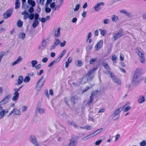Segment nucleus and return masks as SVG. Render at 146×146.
I'll return each mask as SVG.
<instances>
[{"label":"nucleus","instance_id":"nucleus-1","mask_svg":"<svg viewBox=\"0 0 146 146\" xmlns=\"http://www.w3.org/2000/svg\"><path fill=\"white\" fill-rule=\"evenodd\" d=\"M22 14L24 15L23 19H24L26 20L29 18L30 20H32L34 18L33 23L32 25L33 27L36 28L39 24V22L38 21V19L39 18V15L38 13H36L35 14L34 13L29 14L26 11H24L22 12Z\"/></svg>","mask_w":146,"mask_h":146},{"label":"nucleus","instance_id":"nucleus-2","mask_svg":"<svg viewBox=\"0 0 146 146\" xmlns=\"http://www.w3.org/2000/svg\"><path fill=\"white\" fill-rule=\"evenodd\" d=\"M141 74V70L140 69L137 68L134 74L132 82L134 86H137L140 81L143 79V77H140Z\"/></svg>","mask_w":146,"mask_h":146},{"label":"nucleus","instance_id":"nucleus-3","mask_svg":"<svg viewBox=\"0 0 146 146\" xmlns=\"http://www.w3.org/2000/svg\"><path fill=\"white\" fill-rule=\"evenodd\" d=\"M98 69L97 67L94 68L90 70L87 74L84 75L81 80L79 79V81L80 82L81 84H83L86 83L89 80H91L93 78L92 74Z\"/></svg>","mask_w":146,"mask_h":146},{"label":"nucleus","instance_id":"nucleus-4","mask_svg":"<svg viewBox=\"0 0 146 146\" xmlns=\"http://www.w3.org/2000/svg\"><path fill=\"white\" fill-rule=\"evenodd\" d=\"M125 106H122L116 109L113 113V119L115 120L117 119L119 117L120 112L124 108Z\"/></svg>","mask_w":146,"mask_h":146},{"label":"nucleus","instance_id":"nucleus-5","mask_svg":"<svg viewBox=\"0 0 146 146\" xmlns=\"http://www.w3.org/2000/svg\"><path fill=\"white\" fill-rule=\"evenodd\" d=\"M44 80H43V77H41L38 81L36 85V89L37 91L40 90L42 86L44 83Z\"/></svg>","mask_w":146,"mask_h":146},{"label":"nucleus","instance_id":"nucleus-6","mask_svg":"<svg viewBox=\"0 0 146 146\" xmlns=\"http://www.w3.org/2000/svg\"><path fill=\"white\" fill-rule=\"evenodd\" d=\"M123 31V29H120L119 32L114 33L113 35V38L112 39V41H115L119 38L123 36V35L122 33Z\"/></svg>","mask_w":146,"mask_h":146},{"label":"nucleus","instance_id":"nucleus-7","mask_svg":"<svg viewBox=\"0 0 146 146\" xmlns=\"http://www.w3.org/2000/svg\"><path fill=\"white\" fill-rule=\"evenodd\" d=\"M11 96L10 94L6 95L0 102V105H4L6 104L9 101Z\"/></svg>","mask_w":146,"mask_h":146},{"label":"nucleus","instance_id":"nucleus-8","mask_svg":"<svg viewBox=\"0 0 146 146\" xmlns=\"http://www.w3.org/2000/svg\"><path fill=\"white\" fill-rule=\"evenodd\" d=\"M13 9H12L8 10L3 15V18L7 19L10 17L13 12Z\"/></svg>","mask_w":146,"mask_h":146},{"label":"nucleus","instance_id":"nucleus-9","mask_svg":"<svg viewBox=\"0 0 146 146\" xmlns=\"http://www.w3.org/2000/svg\"><path fill=\"white\" fill-rule=\"evenodd\" d=\"M30 140L31 142L35 146H40V145L38 144L36 138L33 135L30 136Z\"/></svg>","mask_w":146,"mask_h":146},{"label":"nucleus","instance_id":"nucleus-10","mask_svg":"<svg viewBox=\"0 0 146 146\" xmlns=\"http://www.w3.org/2000/svg\"><path fill=\"white\" fill-rule=\"evenodd\" d=\"M104 3L103 2L98 3L94 6V8L96 11H98L100 10L102 8L100 6H104Z\"/></svg>","mask_w":146,"mask_h":146},{"label":"nucleus","instance_id":"nucleus-11","mask_svg":"<svg viewBox=\"0 0 146 146\" xmlns=\"http://www.w3.org/2000/svg\"><path fill=\"white\" fill-rule=\"evenodd\" d=\"M68 146H76L77 143V140L74 138H71L70 140Z\"/></svg>","mask_w":146,"mask_h":146},{"label":"nucleus","instance_id":"nucleus-12","mask_svg":"<svg viewBox=\"0 0 146 146\" xmlns=\"http://www.w3.org/2000/svg\"><path fill=\"white\" fill-rule=\"evenodd\" d=\"M103 41L102 40H100L99 41L95 46L96 50L97 51L100 49L102 46Z\"/></svg>","mask_w":146,"mask_h":146},{"label":"nucleus","instance_id":"nucleus-13","mask_svg":"<svg viewBox=\"0 0 146 146\" xmlns=\"http://www.w3.org/2000/svg\"><path fill=\"white\" fill-rule=\"evenodd\" d=\"M14 91L15 92L13 94V96L12 98V100L14 102H16L18 99L19 94L18 92L16 91Z\"/></svg>","mask_w":146,"mask_h":146},{"label":"nucleus","instance_id":"nucleus-14","mask_svg":"<svg viewBox=\"0 0 146 146\" xmlns=\"http://www.w3.org/2000/svg\"><path fill=\"white\" fill-rule=\"evenodd\" d=\"M136 50V53L139 57L145 56L141 48H137Z\"/></svg>","mask_w":146,"mask_h":146},{"label":"nucleus","instance_id":"nucleus-15","mask_svg":"<svg viewBox=\"0 0 146 146\" xmlns=\"http://www.w3.org/2000/svg\"><path fill=\"white\" fill-rule=\"evenodd\" d=\"M23 81V77L22 76H19L17 80V82L16 84L17 86L21 85Z\"/></svg>","mask_w":146,"mask_h":146},{"label":"nucleus","instance_id":"nucleus-16","mask_svg":"<svg viewBox=\"0 0 146 146\" xmlns=\"http://www.w3.org/2000/svg\"><path fill=\"white\" fill-rule=\"evenodd\" d=\"M61 28L59 27L57 29L55 30L54 31V35L55 37H58L60 35V30Z\"/></svg>","mask_w":146,"mask_h":146},{"label":"nucleus","instance_id":"nucleus-17","mask_svg":"<svg viewBox=\"0 0 146 146\" xmlns=\"http://www.w3.org/2000/svg\"><path fill=\"white\" fill-rule=\"evenodd\" d=\"M113 76L114 77V78L113 79H111L113 80L114 82L117 83L118 85H120L121 84V82L120 79L118 78H116L114 74L113 75Z\"/></svg>","mask_w":146,"mask_h":146},{"label":"nucleus","instance_id":"nucleus-18","mask_svg":"<svg viewBox=\"0 0 146 146\" xmlns=\"http://www.w3.org/2000/svg\"><path fill=\"white\" fill-rule=\"evenodd\" d=\"M120 12L121 13L127 16L128 17H130L131 15V14L127 12V11L126 10L122 9L121 10Z\"/></svg>","mask_w":146,"mask_h":146},{"label":"nucleus","instance_id":"nucleus-19","mask_svg":"<svg viewBox=\"0 0 146 146\" xmlns=\"http://www.w3.org/2000/svg\"><path fill=\"white\" fill-rule=\"evenodd\" d=\"M145 97L143 96H140L138 100V102L140 104H141L143 102L145 101Z\"/></svg>","mask_w":146,"mask_h":146},{"label":"nucleus","instance_id":"nucleus-20","mask_svg":"<svg viewBox=\"0 0 146 146\" xmlns=\"http://www.w3.org/2000/svg\"><path fill=\"white\" fill-rule=\"evenodd\" d=\"M22 59L21 56H19L18 57L17 59L14 62H13L12 64V66H14L15 65L18 64L20 61L22 60Z\"/></svg>","mask_w":146,"mask_h":146},{"label":"nucleus","instance_id":"nucleus-21","mask_svg":"<svg viewBox=\"0 0 146 146\" xmlns=\"http://www.w3.org/2000/svg\"><path fill=\"white\" fill-rule=\"evenodd\" d=\"M72 58L71 57H70L68 59V60L65 63V67L66 68H67L69 64L72 61Z\"/></svg>","mask_w":146,"mask_h":146},{"label":"nucleus","instance_id":"nucleus-22","mask_svg":"<svg viewBox=\"0 0 146 146\" xmlns=\"http://www.w3.org/2000/svg\"><path fill=\"white\" fill-rule=\"evenodd\" d=\"M99 30L100 32L101 35L103 36H105V35H106L107 33V31L106 30H103L102 29H100Z\"/></svg>","mask_w":146,"mask_h":146},{"label":"nucleus","instance_id":"nucleus-23","mask_svg":"<svg viewBox=\"0 0 146 146\" xmlns=\"http://www.w3.org/2000/svg\"><path fill=\"white\" fill-rule=\"evenodd\" d=\"M104 73L107 74H109L111 78L113 79L114 77H113V76L114 74H113L112 72L110 71H104Z\"/></svg>","mask_w":146,"mask_h":146},{"label":"nucleus","instance_id":"nucleus-24","mask_svg":"<svg viewBox=\"0 0 146 146\" xmlns=\"http://www.w3.org/2000/svg\"><path fill=\"white\" fill-rule=\"evenodd\" d=\"M78 97L76 96H73L71 99V100L72 102L74 104L76 102H77L78 101Z\"/></svg>","mask_w":146,"mask_h":146},{"label":"nucleus","instance_id":"nucleus-25","mask_svg":"<svg viewBox=\"0 0 146 146\" xmlns=\"http://www.w3.org/2000/svg\"><path fill=\"white\" fill-rule=\"evenodd\" d=\"M15 7L16 9H19L20 6V2L19 0H16L15 3Z\"/></svg>","mask_w":146,"mask_h":146},{"label":"nucleus","instance_id":"nucleus-26","mask_svg":"<svg viewBox=\"0 0 146 146\" xmlns=\"http://www.w3.org/2000/svg\"><path fill=\"white\" fill-rule=\"evenodd\" d=\"M13 109H15L14 111V115H20L21 113L19 110H17L15 108H14Z\"/></svg>","mask_w":146,"mask_h":146},{"label":"nucleus","instance_id":"nucleus-27","mask_svg":"<svg viewBox=\"0 0 146 146\" xmlns=\"http://www.w3.org/2000/svg\"><path fill=\"white\" fill-rule=\"evenodd\" d=\"M95 136V134H94V133L93 132V133L90 134V135H87V136H86L84 138H85L86 139H90L93 137H94Z\"/></svg>","mask_w":146,"mask_h":146},{"label":"nucleus","instance_id":"nucleus-28","mask_svg":"<svg viewBox=\"0 0 146 146\" xmlns=\"http://www.w3.org/2000/svg\"><path fill=\"white\" fill-rule=\"evenodd\" d=\"M23 24V22L20 20H18L17 23V25L19 27H22Z\"/></svg>","mask_w":146,"mask_h":146},{"label":"nucleus","instance_id":"nucleus-29","mask_svg":"<svg viewBox=\"0 0 146 146\" xmlns=\"http://www.w3.org/2000/svg\"><path fill=\"white\" fill-rule=\"evenodd\" d=\"M36 110L39 113L41 114L44 113V109L41 108H37Z\"/></svg>","mask_w":146,"mask_h":146},{"label":"nucleus","instance_id":"nucleus-30","mask_svg":"<svg viewBox=\"0 0 146 146\" xmlns=\"http://www.w3.org/2000/svg\"><path fill=\"white\" fill-rule=\"evenodd\" d=\"M118 19V17L115 15H113L111 17V20L113 22H115Z\"/></svg>","mask_w":146,"mask_h":146},{"label":"nucleus","instance_id":"nucleus-31","mask_svg":"<svg viewBox=\"0 0 146 146\" xmlns=\"http://www.w3.org/2000/svg\"><path fill=\"white\" fill-rule=\"evenodd\" d=\"M99 92V91L98 90H96V91L93 92L90 96V97L93 98V97L96 95H97Z\"/></svg>","mask_w":146,"mask_h":146},{"label":"nucleus","instance_id":"nucleus-32","mask_svg":"<svg viewBox=\"0 0 146 146\" xmlns=\"http://www.w3.org/2000/svg\"><path fill=\"white\" fill-rule=\"evenodd\" d=\"M60 42V40L58 38H56L54 40V44L57 46Z\"/></svg>","mask_w":146,"mask_h":146},{"label":"nucleus","instance_id":"nucleus-33","mask_svg":"<svg viewBox=\"0 0 146 146\" xmlns=\"http://www.w3.org/2000/svg\"><path fill=\"white\" fill-rule=\"evenodd\" d=\"M5 115V110H2L0 111V116L1 117H4Z\"/></svg>","mask_w":146,"mask_h":146},{"label":"nucleus","instance_id":"nucleus-34","mask_svg":"<svg viewBox=\"0 0 146 146\" xmlns=\"http://www.w3.org/2000/svg\"><path fill=\"white\" fill-rule=\"evenodd\" d=\"M76 63H77V64H76V65L79 66H81L83 64V63L82 62V60H76Z\"/></svg>","mask_w":146,"mask_h":146},{"label":"nucleus","instance_id":"nucleus-35","mask_svg":"<svg viewBox=\"0 0 146 146\" xmlns=\"http://www.w3.org/2000/svg\"><path fill=\"white\" fill-rule=\"evenodd\" d=\"M30 80V77L28 76H26L24 79V82L25 83L29 82Z\"/></svg>","mask_w":146,"mask_h":146},{"label":"nucleus","instance_id":"nucleus-36","mask_svg":"<svg viewBox=\"0 0 146 146\" xmlns=\"http://www.w3.org/2000/svg\"><path fill=\"white\" fill-rule=\"evenodd\" d=\"M31 64H32V66L33 67L35 66L36 65L38 64V62L36 60H33L31 61Z\"/></svg>","mask_w":146,"mask_h":146},{"label":"nucleus","instance_id":"nucleus-37","mask_svg":"<svg viewBox=\"0 0 146 146\" xmlns=\"http://www.w3.org/2000/svg\"><path fill=\"white\" fill-rule=\"evenodd\" d=\"M102 129H103L102 128H101L98 129L95 131L94 132V134H95V136L97 135L98 134L100 133L102 131Z\"/></svg>","mask_w":146,"mask_h":146},{"label":"nucleus","instance_id":"nucleus-38","mask_svg":"<svg viewBox=\"0 0 146 146\" xmlns=\"http://www.w3.org/2000/svg\"><path fill=\"white\" fill-rule=\"evenodd\" d=\"M97 60V58H93L90 59V63L91 64H93Z\"/></svg>","mask_w":146,"mask_h":146},{"label":"nucleus","instance_id":"nucleus-39","mask_svg":"<svg viewBox=\"0 0 146 146\" xmlns=\"http://www.w3.org/2000/svg\"><path fill=\"white\" fill-rule=\"evenodd\" d=\"M41 45L43 46L45 48L46 46V40L45 39H44L42 40V42Z\"/></svg>","mask_w":146,"mask_h":146},{"label":"nucleus","instance_id":"nucleus-40","mask_svg":"<svg viewBox=\"0 0 146 146\" xmlns=\"http://www.w3.org/2000/svg\"><path fill=\"white\" fill-rule=\"evenodd\" d=\"M93 98L90 97V100L86 104V105L88 106L90 105L93 102Z\"/></svg>","mask_w":146,"mask_h":146},{"label":"nucleus","instance_id":"nucleus-41","mask_svg":"<svg viewBox=\"0 0 146 146\" xmlns=\"http://www.w3.org/2000/svg\"><path fill=\"white\" fill-rule=\"evenodd\" d=\"M80 128L87 130H90L92 128V127L90 126H87L83 127H81Z\"/></svg>","mask_w":146,"mask_h":146},{"label":"nucleus","instance_id":"nucleus-42","mask_svg":"<svg viewBox=\"0 0 146 146\" xmlns=\"http://www.w3.org/2000/svg\"><path fill=\"white\" fill-rule=\"evenodd\" d=\"M140 60L141 62L142 63H144L145 61V56H141V57H140Z\"/></svg>","mask_w":146,"mask_h":146},{"label":"nucleus","instance_id":"nucleus-43","mask_svg":"<svg viewBox=\"0 0 146 146\" xmlns=\"http://www.w3.org/2000/svg\"><path fill=\"white\" fill-rule=\"evenodd\" d=\"M28 11L30 14L33 13L34 12V7H31L29 9Z\"/></svg>","mask_w":146,"mask_h":146},{"label":"nucleus","instance_id":"nucleus-44","mask_svg":"<svg viewBox=\"0 0 146 146\" xmlns=\"http://www.w3.org/2000/svg\"><path fill=\"white\" fill-rule=\"evenodd\" d=\"M141 146H145L146 145V141L145 140H143L140 143Z\"/></svg>","mask_w":146,"mask_h":146},{"label":"nucleus","instance_id":"nucleus-45","mask_svg":"<svg viewBox=\"0 0 146 146\" xmlns=\"http://www.w3.org/2000/svg\"><path fill=\"white\" fill-rule=\"evenodd\" d=\"M25 34L24 33H20V37L22 39H23L25 37Z\"/></svg>","mask_w":146,"mask_h":146},{"label":"nucleus","instance_id":"nucleus-46","mask_svg":"<svg viewBox=\"0 0 146 146\" xmlns=\"http://www.w3.org/2000/svg\"><path fill=\"white\" fill-rule=\"evenodd\" d=\"M102 141V139H100L96 141V142L95 144L96 145H98L101 143Z\"/></svg>","mask_w":146,"mask_h":146},{"label":"nucleus","instance_id":"nucleus-47","mask_svg":"<svg viewBox=\"0 0 146 146\" xmlns=\"http://www.w3.org/2000/svg\"><path fill=\"white\" fill-rule=\"evenodd\" d=\"M51 9L48 7H46L45 8V11L47 13H49L50 12Z\"/></svg>","mask_w":146,"mask_h":146},{"label":"nucleus","instance_id":"nucleus-48","mask_svg":"<svg viewBox=\"0 0 146 146\" xmlns=\"http://www.w3.org/2000/svg\"><path fill=\"white\" fill-rule=\"evenodd\" d=\"M117 59L115 55H113L111 57L112 60L113 61L114 63L115 62V61Z\"/></svg>","mask_w":146,"mask_h":146},{"label":"nucleus","instance_id":"nucleus-49","mask_svg":"<svg viewBox=\"0 0 146 146\" xmlns=\"http://www.w3.org/2000/svg\"><path fill=\"white\" fill-rule=\"evenodd\" d=\"M80 7V5L78 4L76 6L75 8L74 9V11H76L78 10Z\"/></svg>","mask_w":146,"mask_h":146},{"label":"nucleus","instance_id":"nucleus-50","mask_svg":"<svg viewBox=\"0 0 146 146\" xmlns=\"http://www.w3.org/2000/svg\"><path fill=\"white\" fill-rule=\"evenodd\" d=\"M131 108V107L130 106H127L125 108V109L123 110V111L124 112H126L130 110Z\"/></svg>","mask_w":146,"mask_h":146},{"label":"nucleus","instance_id":"nucleus-51","mask_svg":"<svg viewBox=\"0 0 146 146\" xmlns=\"http://www.w3.org/2000/svg\"><path fill=\"white\" fill-rule=\"evenodd\" d=\"M29 4L31 5V7H34L36 3L35 1H33L32 2H31Z\"/></svg>","mask_w":146,"mask_h":146},{"label":"nucleus","instance_id":"nucleus-52","mask_svg":"<svg viewBox=\"0 0 146 146\" xmlns=\"http://www.w3.org/2000/svg\"><path fill=\"white\" fill-rule=\"evenodd\" d=\"M56 63L55 61V60H54L53 61L50 63L48 65V67H50L54 63Z\"/></svg>","mask_w":146,"mask_h":146},{"label":"nucleus","instance_id":"nucleus-53","mask_svg":"<svg viewBox=\"0 0 146 146\" xmlns=\"http://www.w3.org/2000/svg\"><path fill=\"white\" fill-rule=\"evenodd\" d=\"M44 72V70H41L40 71L38 72H37V74L38 75L40 76Z\"/></svg>","mask_w":146,"mask_h":146},{"label":"nucleus","instance_id":"nucleus-54","mask_svg":"<svg viewBox=\"0 0 146 146\" xmlns=\"http://www.w3.org/2000/svg\"><path fill=\"white\" fill-rule=\"evenodd\" d=\"M36 1L37 3L43 5L44 0H37Z\"/></svg>","mask_w":146,"mask_h":146},{"label":"nucleus","instance_id":"nucleus-55","mask_svg":"<svg viewBox=\"0 0 146 146\" xmlns=\"http://www.w3.org/2000/svg\"><path fill=\"white\" fill-rule=\"evenodd\" d=\"M70 100V98H68L67 97H66L64 98V101L65 103L67 105H69L68 104V101Z\"/></svg>","mask_w":146,"mask_h":146},{"label":"nucleus","instance_id":"nucleus-56","mask_svg":"<svg viewBox=\"0 0 146 146\" xmlns=\"http://www.w3.org/2000/svg\"><path fill=\"white\" fill-rule=\"evenodd\" d=\"M39 20L42 23H44L46 21V19L44 17H42L40 19V18H39Z\"/></svg>","mask_w":146,"mask_h":146},{"label":"nucleus","instance_id":"nucleus-57","mask_svg":"<svg viewBox=\"0 0 146 146\" xmlns=\"http://www.w3.org/2000/svg\"><path fill=\"white\" fill-rule=\"evenodd\" d=\"M66 44V41L65 40H64L63 42L60 43V46L61 47L64 46Z\"/></svg>","mask_w":146,"mask_h":146},{"label":"nucleus","instance_id":"nucleus-58","mask_svg":"<svg viewBox=\"0 0 146 146\" xmlns=\"http://www.w3.org/2000/svg\"><path fill=\"white\" fill-rule=\"evenodd\" d=\"M55 3L54 2L50 4V7L51 8H53L55 7Z\"/></svg>","mask_w":146,"mask_h":146},{"label":"nucleus","instance_id":"nucleus-59","mask_svg":"<svg viewBox=\"0 0 146 146\" xmlns=\"http://www.w3.org/2000/svg\"><path fill=\"white\" fill-rule=\"evenodd\" d=\"M61 5L59 4L58 5H57L56 7H55L54 9V10H58L60 8V7L61 6Z\"/></svg>","mask_w":146,"mask_h":146},{"label":"nucleus","instance_id":"nucleus-60","mask_svg":"<svg viewBox=\"0 0 146 146\" xmlns=\"http://www.w3.org/2000/svg\"><path fill=\"white\" fill-rule=\"evenodd\" d=\"M23 85H22L19 88H14L13 89L14 91H16L18 92H19L20 90L21 89L23 88Z\"/></svg>","mask_w":146,"mask_h":146},{"label":"nucleus","instance_id":"nucleus-61","mask_svg":"<svg viewBox=\"0 0 146 146\" xmlns=\"http://www.w3.org/2000/svg\"><path fill=\"white\" fill-rule=\"evenodd\" d=\"M124 56L122 54H121L120 56V60L121 61H122L124 60Z\"/></svg>","mask_w":146,"mask_h":146},{"label":"nucleus","instance_id":"nucleus-62","mask_svg":"<svg viewBox=\"0 0 146 146\" xmlns=\"http://www.w3.org/2000/svg\"><path fill=\"white\" fill-rule=\"evenodd\" d=\"M48 60V58L47 57H45L43 58L42 61L44 63L46 62Z\"/></svg>","mask_w":146,"mask_h":146},{"label":"nucleus","instance_id":"nucleus-63","mask_svg":"<svg viewBox=\"0 0 146 146\" xmlns=\"http://www.w3.org/2000/svg\"><path fill=\"white\" fill-rule=\"evenodd\" d=\"M99 30H96L94 32V35L96 36H97L99 35Z\"/></svg>","mask_w":146,"mask_h":146},{"label":"nucleus","instance_id":"nucleus-64","mask_svg":"<svg viewBox=\"0 0 146 146\" xmlns=\"http://www.w3.org/2000/svg\"><path fill=\"white\" fill-rule=\"evenodd\" d=\"M92 46L91 45H90L88 46H87L86 47V50L87 51H88V50H89L90 49H92Z\"/></svg>","mask_w":146,"mask_h":146}]
</instances>
